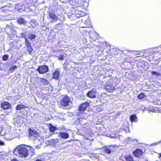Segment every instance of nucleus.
<instances>
[{
  "mask_svg": "<svg viewBox=\"0 0 161 161\" xmlns=\"http://www.w3.org/2000/svg\"><path fill=\"white\" fill-rule=\"evenodd\" d=\"M18 153L21 158L27 157L28 154L31 156L35 154L34 149L32 147L28 145H22L18 150Z\"/></svg>",
  "mask_w": 161,
  "mask_h": 161,
  "instance_id": "f257e3e1",
  "label": "nucleus"
},
{
  "mask_svg": "<svg viewBox=\"0 0 161 161\" xmlns=\"http://www.w3.org/2000/svg\"><path fill=\"white\" fill-rule=\"evenodd\" d=\"M117 85V83L113 79H111L109 82L107 83L104 86V88L108 92L111 93L113 92L115 89Z\"/></svg>",
  "mask_w": 161,
  "mask_h": 161,
  "instance_id": "f03ea898",
  "label": "nucleus"
},
{
  "mask_svg": "<svg viewBox=\"0 0 161 161\" xmlns=\"http://www.w3.org/2000/svg\"><path fill=\"white\" fill-rule=\"evenodd\" d=\"M90 106L89 103L87 102H86L81 103L79 106L78 111L79 112L77 114H77L79 115L80 114H82L86 110L87 108L89 107Z\"/></svg>",
  "mask_w": 161,
  "mask_h": 161,
  "instance_id": "7ed1b4c3",
  "label": "nucleus"
},
{
  "mask_svg": "<svg viewBox=\"0 0 161 161\" xmlns=\"http://www.w3.org/2000/svg\"><path fill=\"white\" fill-rule=\"evenodd\" d=\"M70 101L69 97L67 95H64L60 100V103L61 105L67 107L69 105Z\"/></svg>",
  "mask_w": 161,
  "mask_h": 161,
  "instance_id": "20e7f679",
  "label": "nucleus"
},
{
  "mask_svg": "<svg viewBox=\"0 0 161 161\" xmlns=\"http://www.w3.org/2000/svg\"><path fill=\"white\" fill-rule=\"evenodd\" d=\"M24 36H22V37L24 38L25 39V43L27 48V51L30 53H31L33 51V47L31 45V43L30 42L28 39L26 37V36L23 33Z\"/></svg>",
  "mask_w": 161,
  "mask_h": 161,
  "instance_id": "39448f33",
  "label": "nucleus"
},
{
  "mask_svg": "<svg viewBox=\"0 0 161 161\" xmlns=\"http://www.w3.org/2000/svg\"><path fill=\"white\" fill-rule=\"evenodd\" d=\"M37 70L40 74H43L48 71L49 68L47 65H41L38 67Z\"/></svg>",
  "mask_w": 161,
  "mask_h": 161,
  "instance_id": "423d86ee",
  "label": "nucleus"
},
{
  "mask_svg": "<svg viewBox=\"0 0 161 161\" xmlns=\"http://www.w3.org/2000/svg\"><path fill=\"white\" fill-rule=\"evenodd\" d=\"M28 136L29 137L36 138L38 135V132L35 130H32L31 128L28 129Z\"/></svg>",
  "mask_w": 161,
  "mask_h": 161,
  "instance_id": "0eeeda50",
  "label": "nucleus"
},
{
  "mask_svg": "<svg viewBox=\"0 0 161 161\" xmlns=\"http://www.w3.org/2000/svg\"><path fill=\"white\" fill-rule=\"evenodd\" d=\"M86 96L91 98H95L96 97V89L92 88V90L88 91L86 94Z\"/></svg>",
  "mask_w": 161,
  "mask_h": 161,
  "instance_id": "6e6552de",
  "label": "nucleus"
},
{
  "mask_svg": "<svg viewBox=\"0 0 161 161\" xmlns=\"http://www.w3.org/2000/svg\"><path fill=\"white\" fill-rule=\"evenodd\" d=\"M72 13L71 16L73 17H75L76 18H78L83 16L82 14L83 12L77 9H74L72 11Z\"/></svg>",
  "mask_w": 161,
  "mask_h": 161,
  "instance_id": "1a4fd4ad",
  "label": "nucleus"
},
{
  "mask_svg": "<svg viewBox=\"0 0 161 161\" xmlns=\"http://www.w3.org/2000/svg\"><path fill=\"white\" fill-rule=\"evenodd\" d=\"M1 107L3 109L6 110L12 108L11 104L8 101L3 102L1 103Z\"/></svg>",
  "mask_w": 161,
  "mask_h": 161,
  "instance_id": "9d476101",
  "label": "nucleus"
},
{
  "mask_svg": "<svg viewBox=\"0 0 161 161\" xmlns=\"http://www.w3.org/2000/svg\"><path fill=\"white\" fill-rule=\"evenodd\" d=\"M143 153L142 151L140 148H137L133 152V154L136 157L139 158L141 157Z\"/></svg>",
  "mask_w": 161,
  "mask_h": 161,
  "instance_id": "9b49d317",
  "label": "nucleus"
},
{
  "mask_svg": "<svg viewBox=\"0 0 161 161\" xmlns=\"http://www.w3.org/2000/svg\"><path fill=\"white\" fill-rule=\"evenodd\" d=\"M49 16L53 21L56 22L58 19V17L54 13L49 12Z\"/></svg>",
  "mask_w": 161,
  "mask_h": 161,
  "instance_id": "f8f14e48",
  "label": "nucleus"
},
{
  "mask_svg": "<svg viewBox=\"0 0 161 161\" xmlns=\"http://www.w3.org/2000/svg\"><path fill=\"white\" fill-rule=\"evenodd\" d=\"M59 141L58 138L52 139L49 141L50 144L55 146L59 142Z\"/></svg>",
  "mask_w": 161,
  "mask_h": 161,
  "instance_id": "ddd939ff",
  "label": "nucleus"
},
{
  "mask_svg": "<svg viewBox=\"0 0 161 161\" xmlns=\"http://www.w3.org/2000/svg\"><path fill=\"white\" fill-rule=\"evenodd\" d=\"M124 158L123 161H134V159L133 157L130 155H125L124 157Z\"/></svg>",
  "mask_w": 161,
  "mask_h": 161,
  "instance_id": "4468645a",
  "label": "nucleus"
},
{
  "mask_svg": "<svg viewBox=\"0 0 161 161\" xmlns=\"http://www.w3.org/2000/svg\"><path fill=\"white\" fill-rule=\"evenodd\" d=\"M58 134V136L64 139H67L69 137L68 134L66 132H59Z\"/></svg>",
  "mask_w": 161,
  "mask_h": 161,
  "instance_id": "2eb2a0df",
  "label": "nucleus"
},
{
  "mask_svg": "<svg viewBox=\"0 0 161 161\" xmlns=\"http://www.w3.org/2000/svg\"><path fill=\"white\" fill-rule=\"evenodd\" d=\"M59 72L58 71L55 70L53 74L52 78L53 79L58 80L59 77Z\"/></svg>",
  "mask_w": 161,
  "mask_h": 161,
  "instance_id": "dca6fc26",
  "label": "nucleus"
},
{
  "mask_svg": "<svg viewBox=\"0 0 161 161\" xmlns=\"http://www.w3.org/2000/svg\"><path fill=\"white\" fill-rule=\"evenodd\" d=\"M130 119L131 122H136L138 121L137 117L135 114L131 115L130 117Z\"/></svg>",
  "mask_w": 161,
  "mask_h": 161,
  "instance_id": "f3484780",
  "label": "nucleus"
},
{
  "mask_svg": "<svg viewBox=\"0 0 161 161\" xmlns=\"http://www.w3.org/2000/svg\"><path fill=\"white\" fill-rule=\"evenodd\" d=\"M17 22L19 24H23L25 25L27 23V21H25L24 19L22 18H19L18 19Z\"/></svg>",
  "mask_w": 161,
  "mask_h": 161,
  "instance_id": "a211bd4d",
  "label": "nucleus"
},
{
  "mask_svg": "<svg viewBox=\"0 0 161 161\" xmlns=\"http://www.w3.org/2000/svg\"><path fill=\"white\" fill-rule=\"evenodd\" d=\"M40 79L41 82L44 85H48L49 84V81L43 78H40Z\"/></svg>",
  "mask_w": 161,
  "mask_h": 161,
  "instance_id": "6ab92c4d",
  "label": "nucleus"
},
{
  "mask_svg": "<svg viewBox=\"0 0 161 161\" xmlns=\"http://www.w3.org/2000/svg\"><path fill=\"white\" fill-rule=\"evenodd\" d=\"M27 108V107L23 104H18L16 107V109L17 110H19L22 108Z\"/></svg>",
  "mask_w": 161,
  "mask_h": 161,
  "instance_id": "aec40b11",
  "label": "nucleus"
},
{
  "mask_svg": "<svg viewBox=\"0 0 161 161\" xmlns=\"http://www.w3.org/2000/svg\"><path fill=\"white\" fill-rule=\"evenodd\" d=\"M50 127H49V130L50 132H54V131L58 129L55 126L52 125H50Z\"/></svg>",
  "mask_w": 161,
  "mask_h": 161,
  "instance_id": "412c9836",
  "label": "nucleus"
},
{
  "mask_svg": "<svg viewBox=\"0 0 161 161\" xmlns=\"http://www.w3.org/2000/svg\"><path fill=\"white\" fill-rule=\"evenodd\" d=\"M36 37V35L34 34H30L28 36V38L30 40L34 39Z\"/></svg>",
  "mask_w": 161,
  "mask_h": 161,
  "instance_id": "4be33fe9",
  "label": "nucleus"
},
{
  "mask_svg": "<svg viewBox=\"0 0 161 161\" xmlns=\"http://www.w3.org/2000/svg\"><path fill=\"white\" fill-rule=\"evenodd\" d=\"M145 95L143 93H141L137 96L138 98L139 99H142L144 98Z\"/></svg>",
  "mask_w": 161,
  "mask_h": 161,
  "instance_id": "5701e85b",
  "label": "nucleus"
},
{
  "mask_svg": "<svg viewBox=\"0 0 161 161\" xmlns=\"http://www.w3.org/2000/svg\"><path fill=\"white\" fill-rule=\"evenodd\" d=\"M9 7L7 5L3 6L1 8V10L3 12H5L6 11L8 10Z\"/></svg>",
  "mask_w": 161,
  "mask_h": 161,
  "instance_id": "b1692460",
  "label": "nucleus"
},
{
  "mask_svg": "<svg viewBox=\"0 0 161 161\" xmlns=\"http://www.w3.org/2000/svg\"><path fill=\"white\" fill-rule=\"evenodd\" d=\"M95 108L97 112H99L103 110V108L101 107V106H95Z\"/></svg>",
  "mask_w": 161,
  "mask_h": 161,
  "instance_id": "393cba45",
  "label": "nucleus"
},
{
  "mask_svg": "<svg viewBox=\"0 0 161 161\" xmlns=\"http://www.w3.org/2000/svg\"><path fill=\"white\" fill-rule=\"evenodd\" d=\"M8 57L9 56L7 54H6L4 55L2 57V60L3 61H6L8 60Z\"/></svg>",
  "mask_w": 161,
  "mask_h": 161,
  "instance_id": "a878e982",
  "label": "nucleus"
},
{
  "mask_svg": "<svg viewBox=\"0 0 161 161\" xmlns=\"http://www.w3.org/2000/svg\"><path fill=\"white\" fill-rule=\"evenodd\" d=\"M154 102L156 103L157 105H161V99H157L154 101Z\"/></svg>",
  "mask_w": 161,
  "mask_h": 161,
  "instance_id": "bb28decb",
  "label": "nucleus"
},
{
  "mask_svg": "<svg viewBox=\"0 0 161 161\" xmlns=\"http://www.w3.org/2000/svg\"><path fill=\"white\" fill-rule=\"evenodd\" d=\"M104 152L105 153L107 154H110L111 152V150L107 147H106L104 149Z\"/></svg>",
  "mask_w": 161,
  "mask_h": 161,
  "instance_id": "cd10ccee",
  "label": "nucleus"
},
{
  "mask_svg": "<svg viewBox=\"0 0 161 161\" xmlns=\"http://www.w3.org/2000/svg\"><path fill=\"white\" fill-rule=\"evenodd\" d=\"M17 68V66L15 65H14L10 67L9 69V70L12 71L15 70Z\"/></svg>",
  "mask_w": 161,
  "mask_h": 161,
  "instance_id": "c85d7f7f",
  "label": "nucleus"
},
{
  "mask_svg": "<svg viewBox=\"0 0 161 161\" xmlns=\"http://www.w3.org/2000/svg\"><path fill=\"white\" fill-rule=\"evenodd\" d=\"M64 56L63 54L59 55V56L58 57V59L60 60H63L64 59Z\"/></svg>",
  "mask_w": 161,
  "mask_h": 161,
  "instance_id": "c756f323",
  "label": "nucleus"
},
{
  "mask_svg": "<svg viewBox=\"0 0 161 161\" xmlns=\"http://www.w3.org/2000/svg\"><path fill=\"white\" fill-rule=\"evenodd\" d=\"M151 74L152 75H155L156 76H158L160 75V74L159 73L154 71H153L151 72Z\"/></svg>",
  "mask_w": 161,
  "mask_h": 161,
  "instance_id": "7c9ffc66",
  "label": "nucleus"
},
{
  "mask_svg": "<svg viewBox=\"0 0 161 161\" xmlns=\"http://www.w3.org/2000/svg\"><path fill=\"white\" fill-rule=\"evenodd\" d=\"M150 111L153 112H156L155 108H152L151 109Z\"/></svg>",
  "mask_w": 161,
  "mask_h": 161,
  "instance_id": "2f4dec72",
  "label": "nucleus"
},
{
  "mask_svg": "<svg viewBox=\"0 0 161 161\" xmlns=\"http://www.w3.org/2000/svg\"><path fill=\"white\" fill-rule=\"evenodd\" d=\"M11 161H20L17 158H15L11 159Z\"/></svg>",
  "mask_w": 161,
  "mask_h": 161,
  "instance_id": "473e14b6",
  "label": "nucleus"
},
{
  "mask_svg": "<svg viewBox=\"0 0 161 161\" xmlns=\"http://www.w3.org/2000/svg\"><path fill=\"white\" fill-rule=\"evenodd\" d=\"M61 24L60 23H58L57 24H56L55 25V26L56 27V28H57L59 26H61L60 25H61Z\"/></svg>",
  "mask_w": 161,
  "mask_h": 161,
  "instance_id": "72a5a7b5",
  "label": "nucleus"
},
{
  "mask_svg": "<svg viewBox=\"0 0 161 161\" xmlns=\"http://www.w3.org/2000/svg\"><path fill=\"white\" fill-rule=\"evenodd\" d=\"M4 145V142L0 140V145L3 146Z\"/></svg>",
  "mask_w": 161,
  "mask_h": 161,
  "instance_id": "f704fd0d",
  "label": "nucleus"
},
{
  "mask_svg": "<svg viewBox=\"0 0 161 161\" xmlns=\"http://www.w3.org/2000/svg\"><path fill=\"white\" fill-rule=\"evenodd\" d=\"M35 161H42V160L40 159H37Z\"/></svg>",
  "mask_w": 161,
  "mask_h": 161,
  "instance_id": "c9c22d12",
  "label": "nucleus"
},
{
  "mask_svg": "<svg viewBox=\"0 0 161 161\" xmlns=\"http://www.w3.org/2000/svg\"><path fill=\"white\" fill-rule=\"evenodd\" d=\"M159 157L161 158V153L159 154Z\"/></svg>",
  "mask_w": 161,
  "mask_h": 161,
  "instance_id": "e433bc0d",
  "label": "nucleus"
},
{
  "mask_svg": "<svg viewBox=\"0 0 161 161\" xmlns=\"http://www.w3.org/2000/svg\"><path fill=\"white\" fill-rule=\"evenodd\" d=\"M82 27L83 28H86V27L83 26V27Z\"/></svg>",
  "mask_w": 161,
  "mask_h": 161,
  "instance_id": "4c0bfd02",
  "label": "nucleus"
}]
</instances>
